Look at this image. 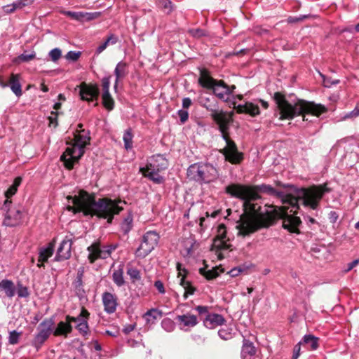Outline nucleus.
<instances>
[{"label": "nucleus", "instance_id": "nucleus-1", "mask_svg": "<svg viewBox=\"0 0 359 359\" xmlns=\"http://www.w3.org/2000/svg\"><path fill=\"white\" fill-rule=\"evenodd\" d=\"M226 193L243 201L245 213L236 226L239 234L249 235L260 228L271 225L277 219H283V227L298 233L302 223L298 213L299 204L316 210L325 193L330 190L326 185L294 189L290 193L277 191L271 186L255 187L231 184Z\"/></svg>", "mask_w": 359, "mask_h": 359}, {"label": "nucleus", "instance_id": "nucleus-2", "mask_svg": "<svg viewBox=\"0 0 359 359\" xmlns=\"http://www.w3.org/2000/svg\"><path fill=\"white\" fill-rule=\"evenodd\" d=\"M69 203L67 209L74 213L83 212L85 215H95L97 217L107 219L108 223H111L114 216L118 215L123 208L118 203L121 201H114L108 198H99L95 201L93 195H90L84 191H80L78 196H68Z\"/></svg>", "mask_w": 359, "mask_h": 359}, {"label": "nucleus", "instance_id": "nucleus-3", "mask_svg": "<svg viewBox=\"0 0 359 359\" xmlns=\"http://www.w3.org/2000/svg\"><path fill=\"white\" fill-rule=\"evenodd\" d=\"M197 102L201 107L210 112L212 118L219 126L222 137L226 142V147L220 151L224 156L225 160L232 164L240 163L243 158V153L238 151L235 142L227 135L230 118L219 109L217 100L212 96L201 94L198 97Z\"/></svg>", "mask_w": 359, "mask_h": 359}, {"label": "nucleus", "instance_id": "nucleus-4", "mask_svg": "<svg viewBox=\"0 0 359 359\" xmlns=\"http://www.w3.org/2000/svg\"><path fill=\"white\" fill-rule=\"evenodd\" d=\"M273 100L280 115V120L292 119L296 116L305 114H310L318 117L327 111V108L324 105L313 102L298 100L297 102L291 103L280 92L274 93Z\"/></svg>", "mask_w": 359, "mask_h": 359}, {"label": "nucleus", "instance_id": "nucleus-5", "mask_svg": "<svg viewBox=\"0 0 359 359\" xmlns=\"http://www.w3.org/2000/svg\"><path fill=\"white\" fill-rule=\"evenodd\" d=\"M90 140L88 132L85 130H81L75 134L74 142L69 144L60 157L66 168L72 169L74 165L79 162L84 154L85 147L89 144Z\"/></svg>", "mask_w": 359, "mask_h": 359}, {"label": "nucleus", "instance_id": "nucleus-6", "mask_svg": "<svg viewBox=\"0 0 359 359\" xmlns=\"http://www.w3.org/2000/svg\"><path fill=\"white\" fill-rule=\"evenodd\" d=\"M218 176V170L210 163H194L187 169L188 178L200 184L213 182Z\"/></svg>", "mask_w": 359, "mask_h": 359}, {"label": "nucleus", "instance_id": "nucleus-7", "mask_svg": "<svg viewBox=\"0 0 359 359\" xmlns=\"http://www.w3.org/2000/svg\"><path fill=\"white\" fill-rule=\"evenodd\" d=\"M168 162L161 155H157L151 160L146 168H141L140 172L146 177L152 180L156 184L163 182V177L159 175V172L166 169Z\"/></svg>", "mask_w": 359, "mask_h": 359}, {"label": "nucleus", "instance_id": "nucleus-8", "mask_svg": "<svg viewBox=\"0 0 359 359\" xmlns=\"http://www.w3.org/2000/svg\"><path fill=\"white\" fill-rule=\"evenodd\" d=\"M55 322L53 318L44 319L37 327V334L35 335L32 345L39 350L43 344L48 339L51 333H53Z\"/></svg>", "mask_w": 359, "mask_h": 359}, {"label": "nucleus", "instance_id": "nucleus-9", "mask_svg": "<svg viewBox=\"0 0 359 359\" xmlns=\"http://www.w3.org/2000/svg\"><path fill=\"white\" fill-rule=\"evenodd\" d=\"M159 240L158 234L154 231H149L144 233L142 241L135 252L136 257L144 258L147 256L157 245Z\"/></svg>", "mask_w": 359, "mask_h": 359}, {"label": "nucleus", "instance_id": "nucleus-10", "mask_svg": "<svg viewBox=\"0 0 359 359\" xmlns=\"http://www.w3.org/2000/svg\"><path fill=\"white\" fill-rule=\"evenodd\" d=\"M113 250H114V248L111 246L101 247L100 243H94L87 248L89 252L88 258L90 263H93L97 259L109 257Z\"/></svg>", "mask_w": 359, "mask_h": 359}, {"label": "nucleus", "instance_id": "nucleus-11", "mask_svg": "<svg viewBox=\"0 0 359 359\" xmlns=\"http://www.w3.org/2000/svg\"><path fill=\"white\" fill-rule=\"evenodd\" d=\"M72 235L66 236L65 238L61 242L55 259L56 261L66 260L70 258L72 252V245L73 244Z\"/></svg>", "mask_w": 359, "mask_h": 359}, {"label": "nucleus", "instance_id": "nucleus-12", "mask_svg": "<svg viewBox=\"0 0 359 359\" xmlns=\"http://www.w3.org/2000/svg\"><path fill=\"white\" fill-rule=\"evenodd\" d=\"M99 88L97 85L82 83L80 86V95L83 100L88 102L97 100Z\"/></svg>", "mask_w": 359, "mask_h": 359}, {"label": "nucleus", "instance_id": "nucleus-13", "mask_svg": "<svg viewBox=\"0 0 359 359\" xmlns=\"http://www.w3.org/2000/svg\"><path fill=\"white\" fill-rule=\"evenodd\" d=\"M22 212L15 208H8L6 211L4 224L8 226H15L21 222Z\"/></svg>", "mask_w": 359, "mask_h": 359}, {"label": "nucleus", "instance_id": "nucleus-14", "mask_svg": "<svg viewBox=\"0 0 359 359\" xmlns=\"http://www.w3.org/2000/svg\"><path fill=\"white\" fill-rule=\"evenodd\" d=\"M212 89L215 96L224 101H227L231 94L230 87L222 80L217 81Z\"/></svg>", "mask_w": 359, "mask_h": 359}, {"label": "nucleus", "instance_id": "nucleus-15", "mask_svg": "<svg viewBox=\"0 0 359 359\" xmlns=\"http://www.w3.org/2000/svg\"><path fill=\"white\" fill-rule=\"evenodd\" d=\"M102 302L104 311L108 313L115 312L117 306V298L110 292H104L102 294Z\"/></svg>", "mask_w": 359, "mask_h": 359}, {"label": "nucleus", "instance_id": "nucleus-16", "mask_svg": "<svg viewBox=\"0 0 359 359\" xmlns=\"http://www.w3.org/2000/svg\"><path fill=\"white\" fill-rule=\"evenodd\" d=\"M55 239L53 240L46 248H42L39 250L38 264L37 266L41 267L43 266V263L46 262L48 259L51 257L54 252L55 248Z\"/></svg>", "mask_w": 359, "mask_h": 359}, {"label": "nucleus", "instance_id": "nucleus-17", "mask_svg": "<svg viewBox=\"0 0 359 359\" xmlns=\"http://www.w3.org/2000/svg\"><path fill=\"white\" fill-rule=\"evenodd\" d=\"M224 323V318L222 315L217 313H209L204 320L205 326L209 329L222 325Z\"/></svg>", "mask_w": 359, "mask_h": 359}, {"label": "nucleus", "instance_id": "nucleus-18", "mask_svg": "<svg viewBox=\"0 0 359 359\" xmlns=\"http://www.w3.org/2000/svg\"><path fill=\"white\" fill-rule=\"evenodd\" d=\"M217 82V80L211 77L207 70H201L198 83L202 87L212 89Z\"/></svg>", "mask_w": 359, "mask_h": 359}, {"label": "nucleus", "instance_id": "nucleus-19", "mask_svg": "<svg viewBox=\"0 0 359 359\" xmlns=\"http://www.w3.org/2000/svg\"><path fill=\"white\" fill-rule=\"evenodd\" d=\"M128 74V69L127 63L123 61L119 62L114 69V74L116 76L114 88H116L118 81L124 79Z\"/></svg>", "mask_w": 359, "mask_h": 359}, {"label": "nucleus", "instance_id": "nucleus-20", "mask_svg": "<svg viewBox=\"0 0 359 359\" xmlns=\"http://www.w3.org/2000/svg\"><path fill=\"white\" fill-rule=\"evenodd\" d=\"M256 353V348L249 340L244 339L241 350L242 359H252Z\"/></svg>", "mask_w": 359, "mask_h": 359}, {"label": "nucleus", "instance_id": "nucleus-21", "mask_svg": "<svg viewBox=\"0 0 359 359\" xmlns=\"http://www.w3.org/2000/svg\"><path fill=\"white\" fill-rule=\"evenodd\" d=\"M22 182V177H17L14 181L13 184L5 192V197L6 198L4 207V208H6L7 205L10 203H11V201L9 200V198L15 194L18 187Z\"/></svg>", "mask_w": 359, "mask_h": 359}, {"label": "nucleus", "instance_id": "nucleus-22", "mask_svg": "<svg viewBox=\"0 0 359 359\" xmlns=\"http://www.w3.org/2000/svg\"><path fill=\"white\" fill-rule=\"evenodd\" d=\"M0 290L3 291L6 296L12 298L16 292L15 286L12 280L4 279L0 282Z\"/></svg>", "mask_w": 359, "mask_h": 359}, {"label": "nucleus", "instance_id": "nucleus-23", "mask_svg": "<svg viewBox=\"0 0 359 359\" xmlns=\"http://www.w3.org/2000/svg\"><path fill=\"white\" fill-rule=\"evenodd\" d=\"M237 111L238 113H247L255 116L259 114V109L257 104L252 102H246L245 104L238 105L237 107Z\"/></svg>", "mask_w": 359, "mask_h": 359}, {"label": "nucleus", "instance_id": "nucleus-24", "mask_svg": "<svg viewBox=\"0 0 359 359\" xmlns=\"http://www.w3.org/2000/svg\"><path fill=\"white\" fill-rule=\"evenodd\" d=\"M72 326L71 325L70 321H67L66 320L65 322L60 321L57 325V327L53 330V334L55 336H60L63 335L67 337L68 334L72 332Z\"/></svg>", "mask_w": 359, "mask_h": 359}, {"label": "nucleus", "instance_id": "nucleus-25", "mask_svg": "<svg viewBox=\"0 0 359 359\" xmlns=\"http://www.w3.org/2000/svg\"><path fill=\"white\" fill-rule=\"evenodd\" d=\"M177 320L184 327H194L198 324V320L196 316L191 314H184L177 316Z\"/></svg>", "mask_w": 359, "mask_h": 359}, {"label": "nucleus", "instance_id": "nucleus-26", "mask_svg": "<svg viewBox=\"0 0 359 359\" xmlns=\"http://www.w3.org/2000/svg\"><path fill=\"white\" fill-rule=\"evenodd\" d=\"M9 86L13 93L18 97L22 95V87L20 83V75L12 74L9 80Z\"/></svg>", "mask_w": 359, "mask_h": 359}, {"label": "nucleus", "instance_id": "nucleus-27", "mask_svg": "<svg viewBox=\"0 0 359 359\" xmlns=\"http://www.w3.org/2000/svg\"><path fill=\"white\" fill-rule=\"evenodd\" d=\"M163 316V312L157 309H151L147 311L143 316L147 324H154L155 320Z\"/></svg>", "mask_w": 359, "mask_h": 359}, {"label": "nucleus", "instance_id": "nucleus-28", "mask_svg": "<svg viewBox=\"0 0 359 359\" xmlns=\"http://www.w3.org/2000/svg\"><path fill=\"white\" fill-rule=\"evenodd\" d=\"M229 239L215 238L212 244V250H227L231 246V245L229 243Z\"/></svg>", "mask_w": 359, "mask_h": 359}, {"label": "nucleus", "instance_id": "nucleus-29", "mask_svg": "<svg viewBox=\"0 0 359 359\" xmlns=\"http://www.w3.org/2000/svg\"><path fill=\"white\" fill-rule=\"evenodd\" d=\"M180 285L184 290V299H187L189 295L194 294L196 288L191 285V283L189 281L185 280L184 276H182L180 278Z\"/></svg>", "mask_w": 359, "mask_h": 359}, {"label": "nucleus", "instance_id": "nucleus-30", "mask_svg": "<svg viewBox=\"0 0 359 359\" xmlns=\"http://www.w3.org/2000/svg\"><path fill=\"white\" fill-rule=\"evenodd\" d=\"M114 282L121 287L124 285L125 281L123 278V269L122 266H119L118 269H116L112 274Z\"/></svg>", "mask_w": 359, "mask_h": 359}, {"label": "nucleus", "instance_id": "nucleus-31", "mask_svg": "<svg viewBox=\"0 0 359 359\" xmlns=\"http://www.w3.org/2000/svg\"><path fill=\"white\" fill-rule=\"evenodd\" d=\"M302 342L309 346L311 350H316L318 347V338L312 334L304 335Z\"/></svg>", "mask_w": 359, "mask_h": 359}, {"label": "nucleus", "instance_id": "nucleus-32", "mask_svg": "<svg viewBox=\"0 0 359 359\" xmlns=\"http://www.w3.org/2000/svg\"><path fill=\"white\" fill-rule=\"evenodd\" d=\"M133 215L129 213L123 219V221L121 222V228L122 231L127 234L130 232V231L133 228Z\"/></svg>", "mask_w": 359, "mask_h": 359}, {"label": "nucleus", "instance_id": "nucleus-33", "mask_svg": "<svg viewBox=\"0 0 359 359\" xmlns=\"http://www.w3.org/2000/svg\"><path fill=\"white\" fill-rule=\"evenodd\" d=\"M90 313L89 312L85 309L84 308L82 309L80 315L78 317H72L69 316H66V320L67 321H70V323L74 322L79 323L81 320H87L88 317L89 316Z\"/></svg>", "mask_w": 359, "mask_h": 359}, {"label": "nucleus", "instance_id": "nucleus-34", "mask_svg": "<svg viewBox=\"0 0 359 359\" xmlns=\"http://www.w3.org/2000/svg\"><path fill=\"white\" fill-rule=\"evenodd\" d=\"M216 268H212L210 270L206 271L205 269H201L200 272L208 280H211L217 278L219 275V272Z\"/></svg>", "mask_w": 359, "mask_h": 359}, {"label": "nucleus", "instance_id": "nucleus-35", "mask_svg": "<svg viewBox=\"0 0 359 359\" xmlns=\"http://www.w3.org/2000/svg\"><path fill=\"white\" fill-rule=\"evenodd\" d=\"M123 140L124 142L125 148L127 150L131 149L133 147V135L131 133L130 130H127L125 131Z\"/></svg>", "mask_w": 359, "mask_h": 359}, {"label": "nucleus", "instance_id": "nucleus-36", "mask_svg": "<svg viewBox=\"0 0 359 359\" xmlns=\"http://www.w3.org/2000/svg\"><path fill=\"white\" fill-rule=\"evenodd\" d=\"M161 327L166 332H172L175 327V323L170 318H166L161 321Z\"/></svg>", "mask_w": 359, "mask_h": 359}, {"label": "nucleus", "instance_id": "nucleus-37", "mask_svg": "<svg viewBox=\"0 0 359 359\" xmlns=\"http://www.w3.org/2000/svg\"><path fill=\"white\" fill-rule=\"evenodd\" d=\"M103 105L108 110H111L114 108V102L110 93H107L105 96L104 94L102 95Z\"/></svg>", "mask_w": 359, "mask_h": 359}, {"label": "nucleus", "instance_id": "nucleus-38", "mask_svg": "<svg viewBox=\"0 0 359 359\" xmlns=\"http://www.w3.org/2000/svg\"><path fill=\"white\" fill-rule=\"evenodd\" d=\"M157 2L166 13H170L172 11V4L170 0H157Z\"/></svg>", "mask_w": 359, "mask_h": 359}, {"label": "nucleus", "instance_id": "nucleus-39", "mask_svg": "<svg viewBox=\"0 0 359 359\" xmlns=\"http://www.w3.org/2000/svg\"><path fill=\"white\" fill-rule=\"evenodd\" d=\"M127 273L133 280V281L138 280L141 278L140 271L136 268L128 267Z\"/></svg>", "mask_w": 359, "mask_h": 359}, {"label": "nucleus", "instance_id": "nucleus-40", "mask_svg": "<svg viewBox=\"0 0 359 359\" xmlns=\"http://www.w3.org/2000/svg\"><path fill=\"white\" fill-rule=\"evenodd\" d=\"M76 327L82 335L86 336L88 334V325L87 320H81L80 323L76 324Z\"/></svg>", "mask_w": 359, "mask_h": 359}, {"label": "nucleus", "instance_id": "nucleus-41", "mask_svg": "<svg viewBox=\"0 0 359 359\" xmlns=\"http://www.w3.org/2000/svg\"><path fill=\"white\" fill-rule=\"evenodd\" d=\"M218 335L224 340H229L232 337L231 330L229 328L220 329L218 331Z\"/></svg>", "mask_w": 359, "mask_h": 359}, {"label": "nucleus", "instance_id": "nucleus-42", "mask_svg": "<svg viewBox=\"0 0 359 359\" xmlns=\"http://www.w3.org/2000/svg\"><path fill=\"white\" fill-rule=\"evenodd\" d=\"M215 238L227 239L226 238V226L224 224H220L218 225L217 229V235H216Z\"/></svg>", "mask_w": 359, "mask_h": 359}, {"label": "nucleus", "instance_id": "nucleus-43", "mask_svg": "<svg viewBox=\"0 0 359 359\" xmlns=\"http://www.w3.org/2000/svg\"><path fill=\"white\" fill-rule=\"evenodd\" d=\"M100 15V12L87 13L83 12V22L90 21L98 18Z\"/></svg>", "mask_w": 359, "mask_h": 359}, {"label": "nucleus", "instance_id": "nucleus-44", "mask_svg": "<svg viewBox=\"0 0 359 359\" xmlns=\"http://www.w3.org/2000/svg\"><path fill=\"white\" fill-rule=\"evenodd\" d=\"M110 76L104 77L102 80V94L106 96L109 93Z\"/></svg>", "mask_w": 359, "mask_h": 359}, {"label": "nucleus", "instance_id": "nucleus-45", "mask_svg": "<svg viewBox=\"0 0 359 359\" xmlns=\"http://www.w3.org/2000/svg\"><path fill=\"white\" fill-rule=\"evenodd\" d=\"M62 55V52L60 48H55L49 52V56L53 62L58 60Z\"/></svg>", "mask_w": 359, "mask_h": 359}, {"label": "nucleus", "instance_id": "nucleus-46", "mask_svg": "<svg viewBox=\"0 0 359 359\" xmlns=\"http://www.w3.org/2000/svg\"><path fill=\"white\" fill-rule=\"evenodd\" d=\"M66 15L74 20L83 22V12L67 11Z\"/></svg>", "mask_w": 359, "mask_h": 359}, {"label": "nucleus", "instance_id": "nucleus-47", "mask_svg": "<svg viewBox=\"0 0 359 359\" xmlns=\"http://www.w3.org/2000/svg\"><path fill=\"white\" fill-rule=\"evenodd\" d=\"M35 53L34 52H32L31 53L27 54V53H22L19 57L18 59L21 62H29L32 60H33L35 57Z\"/></svg>", "mask_w": 359, "mask_h": 359}, {"label": "nucleus", "instance_id": "nucleus-48", "mask_svg": "<svg viewBox=\"0 0 359 359\" xmlns=\"http://www.w3.org/2000/svg\"><path fill=\"white\" fill-rule=\"evenodd\" d=\"M189 33L191 34V36H193L194 37H196V38H200L201 36L206 35L205 31L202 29H191L189 31Z\"/></svg>", "mask_w": 359, "mask_h": 359}, {"label": "nucleus", "instance_id": "nucleus-49", "mask_svg": "<svg viewBox=\"0 0 359 359\" xmlns=\"http://www.w3.org/2000/svg\"><path fill=\"white\" fill-rule=\"evenodd\" d=\"M182 123H184L189 118V112L187 110L180 109L177 111Z\"/></svg>", "mask_w": 359, "mask_h": 359}, {"label": "nucleus", "instance_id": "nucleus-50", "mask_svg": "<svg viewBox=\"0 0 359 359\" xmlns=\"http://www.w3.org/2000/svg\"><path fill=\"white\" fill-rule=\"evenodd\" d=\"M8 341L11 344H18L19 341V334L16 331L10 332Z\"/></svg>", "mask_w": 359, "mask_h": 359}, {"label": "nucleus", "instance_id": "nucleus-51", "mask_svg": "<svg viewBox=\"0 0 359 359\" xmlns=\"http://www.w3.org/2000/svg\"><path fill=\"white\" fill-rule=\"evenodd\" d=\"M17 293L20 297H27L29 294L27 287L22 285H19Z\"/></svg>", "mask_w": 359, "mask_h": 359}, {"label": "nucleus", "instance_id": "nucleus-52", "mask_svg": "<svg viewBox=\"0 0 359 359\" xmlns=\"http://www.w3.org/2000/svg\"><path fill=\"white\" fill-rule=\"evenodd\" d=\"M80 55V52L69 51L65 57L67 60L76 61L79 59Z\"/></svg>", "mask_w": 359, "mask_h": 359}, {"label": "nucleus", "instance_id": "nucleus-53", "mask_svg": "<svg viewBox=\"0 0 359 359\" xmlns=\"http://www.w3.org/2000/svg\"><path fill=\"white\" fill-rule=\"evenodd\" d=\"M302 342L300 341L297 344H296L294 347L292 359H297L300 355V350H301V344Z\"/></svg>", "mask_w": 359, "mask_h": 359}, {"label": "nucleus", "instance_id": "nucleus-54", "mask_svg": "<svg viewBox=\"0 0 359 359\" xmlns=\"http://www.w3.org/2000/svg\"><path fill=\"white\" fill-rule=\"evenodd\" d=\"M118 36L113 34L108 36V37L106 39V41L107 43H109V45L116 44L118 42Z\"/></svg>", "mask_w": 359, "mask_h": 359}, {"label": "nucleus", "instance_id": "nucleus-55", "mask_svg": "<svg viewBox=\"0 0 359 359\" xmlns=\"http://www.w3.org/2000/svg\"><path fill=\"white\" fill-rule=\"evenodd\" d=\"M359 116V108L355 107L352 111L347 113L344 116V118H354Z\"/></svg>", "mask_w": 359, "mask_h": 359}, {"label": "nucleus", "instance_id": "nucleus-56", "mask_svg": "<svg viewBox=\"0 0 359 359\" xmlns=\"http://www.w3.org/2000/svg\"><path fill=\"white\" fill-rule=\"evenodd\" d=\"M57 113L51 111V116L48 117L50 124L53 125L54 127L57 126Z\"/></svg>", "mask_w": 359, "mask_h": 359}, {"label": "nucleus", "instance_id": "nucleus-57", "mask_svg": "<svg viewBox=\"0 0 359 359\" xmlns=\"http://www.w3.org/2000/svg\"><path fill=\"white\" fill-rule=\"evenodd\" d=\"M154 286L156 287V288L158 290V291L160 293H161V294H164L165 293V289H164L163 283L161 280L155 281Z\"/></svg>", "mask_w": 359, "mask_h": 359}, {"label": "nucleus", "instance_id": "nucleus-58", "mask_svg": "<svg viewBox=\"0 0 359 359\" xmlns=\"http://www.w3.org/2000/svg\"><path fill=\"white\" fill-rule=\"evenodd\" d=\"M330 222L335 223L338 219L339 215L335 211H331L328 215Z\"/></svg>", "mask_w": 359, "mask_h": 359}, {"label": "nucleus", "instance_id": "nucleus-59", "mask_svg": "<svg viewBox=\"0 0 359 359\" xmlns=\"http://www.w3.org/2000/svg\"><path fill=\"white\" fill-rule=\"evenodd\" d=\"M74 285H75L76 290L79 292H83V290L82 289V286H83V280H82V279H77L76 278V280H75Z\"/></svg>", "mask_w": 359, "mask_h": 359}, {"label": "nucleus", "instance_id": "nucleus-60", "mask_svg": "<svg viewBox=\"0 0 359 359\" xmlns=\"http://www.w3.org/2000/svg\"><path fill=\"white\" fill-rule=\"evenodd\" d=\"M15 10L16 9L13 4L4 6V11L6 13H11L14 12Z\"/></svg>", "mask_w": 359, "mask_h": 359}, {"label": "nucleus", "instance_id": "nucleus-61", "mask_svg": "<svg viewBox=\"0 0 359 359\" xmlns=\"http://www.w3.org/2000/svg\"><path fill=\"white\" fill-rule=\"evenodd\" d=\"M109 46V43H107V41H105L104 43H102V44H100L96 49V53L97 54H100L101 53L102 51H104L107 47Z\"/></svg>", "mask_w": 359, "mask_h": 359}, {"label": "nucleus", "instance_id": "nucleus-62", "mask_svg": "<svg viewBox=\"0 0 359 359\" xmlns=\"http://www.w3.org/2000/svg\"><path fill=\"white\" fill-rule=\"evenodd\" d=\"M191 100L189 97H184L182 100V107L184 109H188L191 105Z\"/></svg>", "mask_w": 359, "mask_h": 359}, {"label": "nucleus", "instance_id": "nucleus-63", "mask_svg": "<svg viewBox=\"0 0 359 359\" xmlns=\"http://www.w3.org/2000/svg\"><path fill=\"white\" fill-rule=\"evenodd\" d=\"M359 263V259H355L353 262L348 264V267L345 270L346 272H348L351 271L352 269H353L355 266H356Z\"/></svg>", "mask_w": 359, "mask_h": 359}, {"label": "nucleus", "instance_id": "nucleus-64", "mask_svg": "<svg viewBox=\"0 0 359 359\" xmlns=\"http://www.w3.org/2000/svg\"><path fill=\"white\" fill-rule=\"evenodd\" d=\"M196 310L201 314L206 313L208 311V306H198L196 307Z\"/></svg>", "mask_w": 359, "mask_h": 359}]
</instances>
